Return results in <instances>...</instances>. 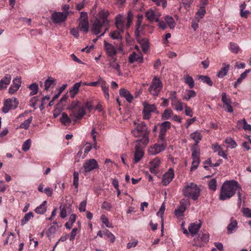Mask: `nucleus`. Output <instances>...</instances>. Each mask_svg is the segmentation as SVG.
Instances as JSON below:
<instances>
[{"label":"nucleus","instance_id":"bb28decb","mask_svg":"<svg viewBox=\"0 0 251 251\" xmlns=\"http://www.w3.org/2000/svg\"><path fill=\"white\" fill-rule=\"evenodd\" d=\"M81 85V82H77L73 85L70 90V95L71 98H73L77 94Z\"/></svg>","mask_w":251,"mask_h":251},{"label":"nucleus","instance_id":"2f4dec72","mask_svg":"<svg viewBox=\"0 0 251 251\" xmlns=\"http://www.w3.org/2000/svg\"><path fill=\"white\" fill-rule=\"evenodd\" d=\"M46 204L47 201H44L39 206L35 209V212L37 214H43L47 210V207H46Z\"/></svg>","mask_w":251,"mask_h":251},{"label":"nucleus","instance_id":"864d4df0","mask_svg":"<svg viewBox=\"0 0 251 251\" xmlns=\"http://www.w3.org/2000/svg\"><path fill=\"white\" fill-rule=\"evenodd\" d=\"M185 210L186 207L179 205V206L175 210V213L176 216L179 217L181 216Z\"/></svg>","mask_w":251,"mask_h":251},{"label":"nucleus","instance_id":"c03bdc74","mask_svg":"<svg viewBox=\"0 0 251 251\" xmlns=\"http://www.w3.org/2000/svg\"><path fill=\"white\" fill-rule=\"evenodd\" d=\"M206 11L204 7H201L199 10L197 11L196 14L195 18L197 19H201L203 17L204 15L205 14Z\"/></svg>","mask_w":251,"mask_h":251},{"label":"nucleus","instance_id":"f8f14e48","mask_svg":"<svg viewBox=\"0 0 251 251\" xmlns=\"http://www.w3.org/2000/svg\"><path fill=\"white\" fill-rule=\"evenodd\" d=\"M174 170L172 168H170L168 171L165 173L162 177V183L164 186H167L169 184L174 177Z\"/></svg>","mask_w":251,"mask_h":251},{"label":"nucleus","instance_id":"412c9836","mask_svg":"<svg viewBox=\"0 0 251 251\" xmlns=\"http://www.w3.org/2000/svg\"><path fill=\"white\" fill-rule=\"evenodd\" d=\"M100 85L101 89L103 92L104 96L107 100L109 99V87L107 84L106 81L101 77L100 76Z\"/></svg>","mask_w":251,"mask_h":251},{"label":"nucleus","instance_id":"69168bd1","mask_svg":"<svg viewBox=\"0 0 251 251\" xmlns=\"http://www.w3.org/2000/svg\"><path fill=\"white\" fill-rule=\"evenodd\" d=\"M242 212L244 216L248 218H251V209L249 208H243Z\"/></svg>","mask_w":251,"mask_h":251},{"label":"nucleus","instance_id":"6e6552de","mask_svg":"<svg viewBox=\"0 0 251 251\" xmlns=\"http://www.w3.org/2000/svg\"><path fill=\"white\" fill-rule=\"evenodd\" d=\"M84 173H89L99 168L97 161L95 159H90L85 162L83 165Z\"/></svg>","mask_w":251,"mask_h":251},{"label":"nucleus","instance_id":"393cba45","mask_svg":"<svg viewBox=\"0 0 251 251\" xmlns=\"http://www.w3.org/2000/svg\"><path fill=\"white\" fill-rule=\"evenodd\" d=\"M60 121L63 125L68 126H69L72 122V119L68 116V114L65 112H63L61 114V116L60 118Z\"/></svg>","mask_w":251,"mask_h":251},{"label":"nucleus","instance_id":"2eb2a0df","mask_svg":"<svg viewBox=\"0 0 251 251\" xmlns=\"http://www.w3.org/2000/svg\"><path fill=\"white\" fill-rule=\"evenodd\" d=\"M12 84L9 88V93L13 94L18 91L21 85V77H16L13 80Z\"/></svg>","mask_w":251,"mask_h":251},{"label":"nucleus","instance_id":"774afa93","mask_svg":"<svg viewBox=\"0 0 251 251\" xmlns=\"http://www.w3.org/2000/svg\"><path fill=\"white\" fill-rule=\"evenodd\" d=\"M39 100L38 96L34 97L32 98L30 100V106L32 107H34L36 105L38 100Z\"/></svg>","mask_w":251,"mask_h":251},{"label":"nucleus","instance_id":"09e8293b","mask_svg":"<svg viewBox=\"0 0 251 251\" xmlns=\"http://www.w3.org/2000/svg\"><path fill=\"white\" fill-rule=\"evenodd\" d=\"M193 161L192 162V167H191V171H193L195 170H196L200 162V158L196 157V158H192Z\"/></svg>","mask_w":251,"mask_h":251},{"label":"nucleus","instance_id":"58836bf2","mask_svg":"<svg viewBox=\"0 0 251 251\" xmlns=\"http://www.w3.org/2000/svg\"><path fill=\"white\" fill-rule=\"evenodd\" d=\"M185 82L189 86L190 89H192L194 87V81L192 77L188 75L184 76Z\"/></svg>","mask_w":251,"mask_h":251},{"label":"nucleus","instance_id":"0e129e2a","mask_svg":"<svg viewBox=\"0 0 251 251\" xmlns=\"http://www.w3.org/2000/svg\"><path fill=\"white\" fill-rule=\"evenodd\" d=\"M101 208L106 210L109 211L112 208V205L110 203L105 201L102 203Z\"/></svg>","mask_w":251,"mask_h":251},{"label":"nucleus","instance_id":"7ed1b4c3","mask_svg":"<svg viewBox=\"0 0 251 251\" xmlns=\"http://www.w3.org/2000/svg\"><path fill=\"white\" fill-rule=\"evenodd\" d=\"M201 190L198 186L193 182L187 183L182 189L184 197L191 199L193 201L197 200L200 196Z\"/></svg>","mask_w":251,"mask_h":251},{"label":"nucleus","instance_id":"423d86ee","mask_svg":"<svg viewBox=\"0 0 251 251\" xmlns=\"http://www.w3.org/2000/svg\"><path fill=\"white\" fill-rule=\"evenodd\" d=\"M131 132L134 136L138 137L140 135H148L150 131L145 123L141 122L137 125L136 128L132 130Z\"/></svg>","mask_w":251,"mask_h":251},{"label":"nucleus","instance_id":"8fccbe9b","mask_svg":"<svg viewBox=\"0 0 251 251\" xmlns=\"http://www.w3.org/2000/svg\"><path fill=\"white\" fill-rule=\"evenodd\" d=\"M74 180L73 185L75 188L77 189L78 187L79 174L76 171H74L73 174Z\"/></svg>","mask_w":251,"mask_h":251},{"label":"nucleus","instance_id":"ea45409f","mask_svg":"<svg viewBox=\"0 0 251 251\" xmlns=\"http://www.w3.org/2000/svg\"><path fill=\"white\" fill-rule=\"evenodd\" d=\"M28 88L31 91L30 93V96H33L37 94L39 87L37 83H34L30 84L28 86Z\"/></svg>","mask_w":251,"mask_h":251},{"label":"nucleus","instance_id":"473e14b6","mask_svg":"<svg viewBox=\"0 0 251 251\" xmlns=\"http://www.w3.org/2000/svg\"><path fill=\"white\" fill-rule=\"evenodd\" d=\"M173 111L171 108H167L164 110L162 115V119L168 120L173 116Z\"/></svg>","mask_w":251,"mask_h":251},{"label":"nucleus","instance_id":"a19ab883","mask_svg":"<svg viewBox=\"0 0 251 251\" xmlns=\"http://www.w3.org/2000/svg\"><path fill=\"white\" fill-rule=\"evenodd\" d=\"M33 217V213L32 212H29L28 213L25 214L24 217L21 220V225L24 226L29 220Z\"/></svg>","mask_w":251,"mask_h":251},{"label":"nucleus","instance_id":"79ce46f5","mask_svg":"<svg viewBox=\"0 0 251 251\" xmlns=\"http://www.w3.org/2000/svg\"><path fill=\"white\" fill-rule=\"evenodd\" d=\"M81 107L79 104V102L77 100H74L72 101L70 105L68 107V109L71 112Z\"/></svg>","mask_w":251,"mask_h":251},{"label":"nucleus","instance_id":"aec40b11","mask_svg":"<svg viewBox=\"0 0 251 251\" xmlns=\"http://www.w3.org/2000/svg\"><path fill=\"white\" fill-rule=\"evenodd\" d=\"M201 224L200 221L199 223H193L190 224L188 230L192 236L196 234L201 227Z\"/></svg>","mask_w":251,"mask_h":251},{"label":"nucleus","instance_id":"e433bc0d","mask_svg":"<svg viewBox=\"0 0 251 251\" xmlns=\"http://www.w3.org/2000/svg\"><path fill=\"white\" fill-rule=\"evenodd\" d=\"M112 59L110 61V66L113 68H114L118 70L119 75H121V71L120 70V65L116 62L117 58L116 57H111Z\"/></svg>","mask_w":251,"mask_h":251},{"label":"nucleus","instance_id":"5701e85b","mask_svg":"<svg viewBox=\"0 0 251 251\" xmlns=\"http://www.w3.org/2000/svg\"><path fill=\"white\" fill-rule=\"evenodd\" d=\"M196 96V93L194 90H186L185 92L182 94V99L185 100H189L191 98H194Z\"/></svg>","mask_w":251,"mask_h":251},{"label":"nucleus","instance_id":"a211bd4d","mask_svg":"<svg viewBox=\"0 0 251 251\" xmlns=\"http://www.w3.org/2000/svg\"><path fill=\"white\" fill-rule=\"evenodd\" d=\"M166 146L163 144H155L150 148L148 151L150 154L155 155L165 150Z\"/></svg>","mask_w":251,"mask_h":251},{"label":"nucleus","instance_id":"bf43d9fd","mask_svg":"<svg viewBox=\"0 0 251 251\" xmlns=\"http://www.w3.org/2000/svg\"><path fill=\"white\" fill-rule=\"evenodd\" d=\"M80 17L79 18V19L78 20V21H88V14L86 12L82 11L80 13Z\"/></svg>","mask_w":251,"mask_h":251},{"label":"nucleus","instance_id":"13d9d810","mask_svg":"<svg viewBox=\"0 0 251 251\" xmlns=\"http://www.w3.org/2000/svg\"><path fill=\"white\" fill-rule=\"evenodd\" d=\"M230 48L231 51L235 53H238L239 50V46L234 43H230Z\"/></svg>","mask_w":251,"mask_h":251},{"label":"nucleus","instance_id":"6e6d98bb","mask_svg":"<svg viewBox=\"0 0 251 251\" xmlns=\"http://www.w3.org/2000/svg\"><path fill=\"white\" fill-rule=\"evenodd\" d=\"M143 139L137 140L136 141V144H139V145L140 146H141V145H140L141 143H142V144L145 146H146L148 143L149 138H148V135H143Z\"/></svg>","mask_w":251,"mask_h":251},{"label":"nucleus","instance_id":"b1692460","mask_svg":"<svg viewBox=\"0 0 251 251\" xmlns=\"http://www.w3.org/2000/svg\"><path fill=\"white\" fill-rule=\"evenodd\" d=\"M78 22L79 24L77 28H79L83 32L87 33L89 30L88 21H82Z\"/></svg>","mask_w":251,"mask_h":251},{"label":"nucleus","instance_id":"a878e982","mask_svg":"<svg viewBox=\"0 0 251 251\" xmlns=\"http://www.w3.org/2000/svg\"><path fill=\"white\" fill-rule=\"evenodd\" d=\"M56 83V79L51 77H49L45 82V89L48 90L50 88L53 87Z\"/></svg>","mask_w":251,"mask_h":251},{"label":"nucleus","instance_id":"dca6fc26","mask_svg":"<svg viewBox=\"0 0 251 251\" xmlns=\"http://www.w3.org/2000/svg\"><path fill=\"white\" fill-rule=\"evenodd\" d=\"M135 152L134 155V163L139 162L144 155V151L143 148L139 145V144H136L135 147Z\"/></svg>","mask_w":251,"mask_h":251},{"label":"nucleus","instance_id":"4c0bfd02","mask_svg":"<svg viewBox=\"0 0 251 251\" xmlns=\"http://www.w3.org/2000/svg\"><path fill=\"white\" fill-rule=\"evenodd\" d=\"M33 117L32 116H30L27 120H25L22 124H21L19 128H24L25 129H27L30 126V125L32 121Z\"/></svg>","mask_w":251,"mask_h":251},{"label":"nucleus","instance_id":"7c9ffc66","mask_svg":"<svg viewBox=\"0 0 251 251\" xmlns=\"http://www.w3.org/2000/svg\"><path fill=\"white\" fill-rule=\"evenodd\" d=\"M237 227V222L236 220H234L233 218L230 219V223L227 226V232L228 234H231L233 232L234 229Z\"/></svg>","mask_w":251,"mask_h":251},{"label":"nucleus","instance_id":"39448f33","mask_svg":"<svg viewBox=\"0 0 251 251\" xmlns=\"http://www.w3.org/2000/svg\"><path fill=\"white\" fill-rule=\"evenodd\" d=\"M18 104L19 101L16 98L6 99L4 102L2 111L4 113H7L10 109H16L18 107Z\"/></svg>","mask_w":251,"mask_h":251},{"label":"nucleus","instance_id":"cd10ccee","mask_svg":"<svg viewBox=\"0 0 251 251\" xmlns=\"http://www.w3.org/2000/svg\"><path fill=\"white\" fill-rule=\"evenodd\" d=\"M223 67L221 68L220 71L218 73L217 76L219 77L222 78L226 76L229 70V65L223 63Z\"/></svg>","mask_w":251,"mask_h":251},{"label":"nucleus","instance_id":"c85d7f7f","mask_svg":"<svg viewBox=\"0 0 251 251\" xmlns=\"http://www.w3.org/2000/svg\"><path fill=\"white\" fill-rule=\"evenodd\" d=\"M190 138L194 140L195 146H197L200 141L201 140V134L198 131L191 133L190 135Z\"/></svg>","mask_w":251,"mask_h":251},{"label":"nucleus","instance_id":"9d476101","mask_svg":"<svg viewBox=\"0 0 251 251\" xmlns=\"http://www.w3.org/2000/svg\"><path fill=\"white\" fill-rule=\"evenodd\" d=\"M160 129L159 134V138L161 141L164 142L165 141V136L166 131L171 127V123L168 121H165L160 124Z\"/></svg>","mask_w":251,"mask_h":251},{"label":"nucleus","instance_id":"4d7b16f0","mask_svg":"<svg viewBox=\"0 0 251 251\" xmlns=\"http://www.w3.org/2000/svg\"><path fill=\"white\" fill-rule=\"evenodd\" d=\"M66 207L65 205H61L60 206V217L62 218H65L67 216Z\"/></svg>","mask_w":251,"mask_h":251},{"label":"nucleus","instance_id":"f3484780","mask_svg":"<svg viewBox=\"0 0 251 251\" xmlns=\"http://www.w3.org/2000/svg\"><path fill=\"white\" fill-rule=\"evenodd\" d=\"M160 164V160L158 157H156L150 162V170L154 175L158 173L157 169Z\"/></svg>","mask_w":251,"mask_h":251},{"label":"nucleus","instance_id":"a18cd8bd","mask_svg":"<svg viewBox=\"0 0 251 251\" xmlns=\"http://www.w3.org/2000/svg\"><path fill=\"white\" fill-rule=\"evenodd\" d=\"M199 79H201L203 82L207 84L209 86H212L213 83L209 77L206 75H200Z\"/></svg>","mask_w":251,"mask_h":251},{"label":"nucleus","instance_id":"37998d69","mask_svg":"<svg viewBox=\"0 0 251 251\" xmlns=\"http://www.w3.org/2000/svg\"><path fill=\"white\" fill-rule=\"evenodd\" d=\"M225 142L228 144L231 149H234L237 146V143L232 138L229 137L226 139Z\"/></svg>","mask_w":251,"mask_h":251},{"label":"nucleus","instance_id":"f03ea898","mask_svg":"<svg viewBox=\"0 0 251 251\" xmlns=\"http://www.w3.org/2000/svg\"><path fill=\"white\" fill-rule=\"evenodd\" d=\"M238 188L241 189L237 181L233 180L226 181L221 188L219 199L225 201L230 199L235 195Z\"/></svg>","mask_w":251,"mask_h":251},{"label":"nucleus","instance_id":"c9c22d12","mask_svg":"<svg viewBox=\"0 0 251 251\" xmlns=\"http://www.w3.org/2000/svg\"><path fill=\"white\" fill-rule=\"evenodd\" d=\"M165 20L171 29H173L176 25V23L174 18L170 16H166L165 17Z\"/></svg>","mask_w":251,"mask_h":251},{"label":"nucleus","instance_id":"20e7f679","mask_svg":"<svg viewBox=\"0 0 251 251\" xmlns=\"http://www.w3.org/2000/svg\"><path fill=\"white\" fill-rule=\"evenodd\" d=\"M163 88V84L159 78L154 76L148 89L150 93L154 97L159 95Z\"/></svg>","mask_w":251,"mask_h":251},{"label":"nucleus","instance_id":"4468645a","mask_svg":"<svg viewBox=\"0 0 251 251\" xmlns=\"http://www.w3.org/2000/svg\"><path fill=\"white\" fill-rule=\"evenodd\" d=\"M104 49L108 56L113 57H114L117 53V50L111 44L106 41H104Z\"/></svg>","mask_w":251,"mask_h":251},{"label":"nucleus","instance_id":"4be33fe9","mask_svg":"<svg viewBox=\"0 0 251 251\" xmlns=\"http://www.w3.org/2000/svg\"><path fill=\"white\" fill-rule=\"evenodd\" d=\"M11 80V75L6 74L4 77L0 80V90L6 88L7 85L10 84Z\"/></svg>","mask_w":251,"mask_h":251},{"label":"nucleus","instance_id":"f704fd0d","mask_svg":"<svg viewBox=\"0 0 251 251\" xmlns=\"http://www.w3.org/2000/svg\"><path fill=\"white\" fill-rule=\"evenodd\" d=\"M165 209V207L164 204L163 203L162 205L161 206L159 211L157 213V215L158 216H160L161 218V232H162V235H163V228H164V224H163V214L164 212Z\"/></svg>","mask_w":251,"mask_h":251},{"label":"nucleus","instance_id":"c756f323","mask_svg":"<svg viewBox=\"0 0 251 251\" xmlns=\"http://www.w3.org/2000/svg\"><path fill=\"white\" fill-rule=\"evenodd\" d=\"M171 104L176 111H182L183 107H185V105H186L185 103H183L180 100L174 101L173 103H172Z\"/></svg>","mask_w":251,"mask_h":251},{"label":"nucleus","instance_id":"e2e57ef3","mask_svg":"<svg viewBox=\"0 0 251 251\" xmlns=\"http://www.w3.org/2000/svg\"><path fill=\"white\" fill-rule=\"evenodd\" d=\"M100 219L102 223L105 224L106 227H111L112 226L111 224L109 223L108 219L104 215H102L101 216Z\"/></svg>","mask_w":251,"mask_h":251},{"label":"nucleus","instance_id":"5fc2aeb1","mask_svg":"<svg viewBox=\"0 0 251 251\" xmlns=\"http://www.w3.org/2000/svg\"><path fill=\"white\" fill-rule=\"evenodd\" d=\"M250 69H247L244 72L242 73L239 77L237 79V83H241L242 80L247 77L248 74L250 72Z\"/></svg>","mask_w":251,"mask_h":251},{"label":"nucleus","instance_id":"ddd939ff","mask_svg":"<svg viewBox=\"0 0 251 251\" xmlns=\"http://www.w3.org/2000/svg\"><path fill=\"white\" fill-rule=\"evenodd\" d=\"M145 16L148 20L151 22H158L160 14L157 12H155L152 9H149L146 12Z\"/></svg>","mask_w":251,"mask_h":251},{"label":"nucleus","instance_id":"de8ad7c7","mask_svg":"<svg viewBox=\"0 0 251 251\" xmlns=\"http://www.w3.org/2000/svg\"><path fill=\"white\" fill-rule=\"evenodd\" d=\"M110 36L113 39H117L119 40H122V36L119 33V31L115 30L111 31L110 33Z\"/></svg>","mask_w":251,"mask_h":251},{"label":"nucleus","instance_id":"338daca9","mask_svg":"<svg viewBox=\"0 0 251 251\" xmlns=\"http://www.w3.org/2000/svg\"><path fill=\"white\" fill-rule=\"evenodd\" d=\"M192 157L196 158L198 157L200 158V151L199 150L196 149V148H193L192 149Z\"/></svg>","mask_w":251,"mask_h":251},{"label":"nucleus","instance_id":"72a5a7b5","mask_svg":"<svg viewBox=\"0 0 251 251\" xmlns=\"http://www.w3.org/2000/svg\"><path fill=\"white\" fill-rule=\"evenodd\" d=\"M144 109L143 110L144 113H147L148 115H150V113L154 112L156 107L154 104H149L147 103H144Z\"/></svg>","mask_w":251,"mask_h":251},{"label":"nucleus","instance_id":"1a4fd4ad","mask_svg":"<svg viewBox=\"0 0 251 251\" xmlns=\"http://www.w3.org/2000/svg\"><path fill=\"white\" fill-rule=\"evenodd\" d=\"M85 113L86 112L84 108L81 107L75 110L71 111L70 112V116L73 119V120L75 122L77 120L81 119Z\"/></svg>","mask_w":251,"mask_h":251},{"label":"nucleus","instance_id":"49530a36","mask_svg":"<svg viewBox=\"0 0 251 251\" xmlns=\"http://www.w3.org/2000/svg\"><path fill=\"white\" fill-rule=\"evenodd\" d=\"M209 189L215 191L217 188V180L216 178H212L208 181V183Z\"/></svg>","mask_w":251,"mask_h":251},{"label":"nucleus","instance_id":"3c124183","mask_svg":"<svg viewBox=\"0 0 251 251\" xmlns=\"http://www.w3.org/2000/svg\"><path fill=\"white\" fill-rule=\"evenodd\" d=\"M31 141L30 139H27L24 142L22 145V150L26 151L29 150L31 146Z\"/></svg>","mask_w":251,"mask_h":251},{"label":"nucleus","instance_id":"603ef678","mask_svg":"<svg viewBox=\"0 0 251 251\" xmlns=\"http://www.w3.org/2000/svg\"><path fill=\"white\" fill-rule=\"evenodd\" d=\"M103 235L104 236L109 238L111 242L113 243L115 241V237L114 235L107 229H106V230L103 232Z\"/></svg>","mask_w":251,"mask_h":251},{"label":"nucleus","instance_id":"052dcab7","mask_svg":"<svg viewBox=\"0 0 251 251\" xmlns=\"http://www.w3.org/2000/svg\"><path fill=\"white\" fill-rule=\"evenodd\" d=\"M139 59V55L134 52L129 56V61L130 63H133L136 61H138Z\"/></svg>","mask_w":251,"mask_h":251},{"label":"nucleus","instance_id":"680f3d73","mask_svg":"<svg viewBox=\"0 0 251 251\" xmlns=\"http://www.w3.org/2000/svg\"><path fill=\"white\" fill-rule=\"evenodd\" d=\"M56 227L54 226H51L47 231V234L48 237H51V236L55 233Z\"/></svg>","mask_w":251,"mask_h":251},{"label":"nucleus","instance_id":"9b49d317","mask_svg":"<svg viewBox=\"0 0 251 251\" xmlns=\"http://www.w3.org/2000/svg\"><path fill=\"white\" fill-rule=\"evenodd\" d=\"M222 101L223 103V108L225 110L229 113L233 112V109L231 105V100L227 97L225 93H223L222 94Z\"/></svg>","mask_w":251,"mask_h":251},{"label":"nucleus","instance_id":"0eeeda50","mask_svg":"<svg viewBox=\"0 0 251 251\" xmlns=\"http://www.w3.org/2000/svg\"><path fill=\"white\" fill-rule=\"evenodd\" d=\"M69 13V11L66 12H54L51 14V19L53 23L60 24L66 20Z\"/></svg>","mask_w":251,"mask_h":251},{"label":"nucleus","instance_id":"f257e3e1","mask_svg":"<svg viewBox=\"0 0 251 251\" xmlns=\"http://www.w3.org/2000/svg\"><path fill=\"white\" fill-rule=\"evenodd\" d=\"M109 16V12L106 10L100 11L98 17L95 19L92 24L91 30L92 32L98 35L100 32V29L103 27H105L104 31L100 35V36H103L105 32L109 29V21L108 17Z\"/></svg>","mask_w":251,"mask_h":251},{"label":"nucleus","instance_id":"6ab92c4d","mask_svg":"<svg viewBox=\"0 0 251 251\" xmlns=\"http://www.w3.org/2000/svg\"><path fill=\"white\" fill-rule=\"evenodd\" d=\"M119 94L121 97L125 98L128 102L131 103L132 101L133 97L128 90L125 88H121L119 90Z\"/></svg>","mask_w":251,"mask_h":251}]
</instances>
